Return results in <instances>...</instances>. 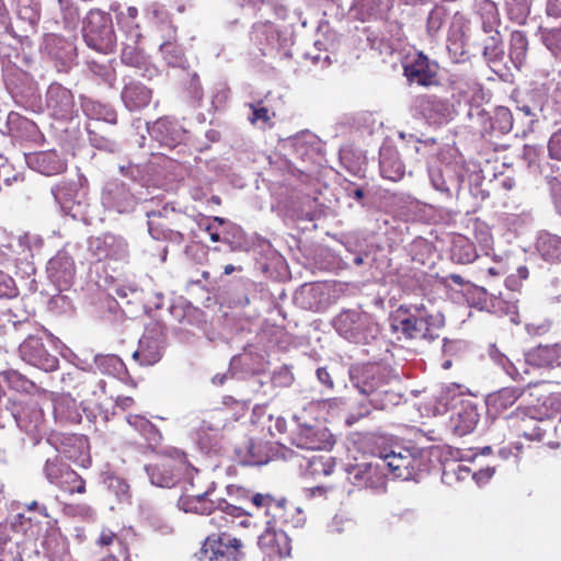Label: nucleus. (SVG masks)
Listing matches in <instances>:
<instances>
[{
  "label": "nucleus",
  "instance_id": "nucleus-1",
  "mask_svg": "<svg viewBox=\"0 0 561 561\" xmlns=\"http://www.w3.org/2000/svg\"><path fill=\"white\" fill-rule=\"evenodd\" d=\"M184 468V490L180 507L186 513L210 515L209 523L217 528H224L236 518L251 515L247 510L251 492L242 486L227 485V497L217 493V483L210 481L204 484L203 474L195 468L182 463Z\"/></svg>",
  "mask_w": 561,
  "mask_h": 561
},
{
  "label": "nucleus",
  "instance_id": "nucleus-2",
  "mask_svg": "<svg viewBox=\"0 0 561 561\" xmlns=\"http://www.w3.org/2000/svg\"><path fill=\"white\" fill-rule=\"evenodd\" d=\"M352 385L363 399L356 408L345 417V423L351 426L359 419L370 415L373 411L389 410L401 401L400 393L390 389V383L396 379L393 370L388 365L367 364L350 370Z\"/></svg>",
  "mask_w": 561,
  "mask_h": 561
},
{
  "label": "nucleus",
  "instance_id": "nucleus-3",
  "mask_svg": "<svg viewBox=\"0 0 561 561\" xmlns=\"http://www.w3.org/2000/svg\"><path fill=\"white\" fill-rule=\"evenodd\" d=\"M489 355L491 359L513 379L523 380L525 374H529L526 366L534 368H551L557 365L561 358V344L538 345L525 353V362L518 367L494 345L490 347Z\"/></svg>",
  "mask_w": 561,
  "mask_h": 561
},
{
  "label": "nucleus",
  "instance_id": "nucleus-4",
  "mask_svg": "<svg viewBox=\"0 0 561 561\" xmlns=\"http://www.w3.org/2000/svg\"><path fill=\"white\" fill-rule=\"evenodd\" d=\"M423 457L424 450L415 445L392 444L380 451L378 461L383 472L388 469L394 478L408 481L423 469Z\"/></svg>",
  "mask_w": 561,
  "mask_h": 561
},
{
  "label": "nucleus",
  "instance_id": "nucleus-5",
  "mask_svg": "<svg viewBox=\"0 0 561 561\" xmlns=\"http://www.w3.org/2000/svg\"><path fill=\"white\" fill-rule=\"evenodd\" d=\"M444 325L442 313H436L433 318H424L417 313H411L400 306L391 319V331L398 335V339L404 340H426L432 342L438 337L437 330Z\"/></svg>",
  "mask_w": 561,
  "mask_h": 561
},
{
  "label": "nucleus",
  "instance_id": "nucleus-6",
  "mask_svg": "<svg viewBox=\"0 0 561 561\" xmlns=\"http://www.w3.org/2000/svg\"><path fill=\"white\" fill-rule=\"evenodd\" d=\"M332 325L344 340L356 344H370L379 335V325L367 312L345 309L332 320Z\"/></svg>",
  "mask_w": 561,
  "mask_h": 561
},
{
  "label": "nucleus",
  "instance_id": "nucleus-7",
  "mask_svg": "<svg viewBox=\"0 0 561 561\" xmlns=\"http://www.w3.org/2000/svg\"><path fill=\"white\" fill-rule=\"evenodd\" d=\"M470 171V164L463 161L435 164L428 167V179L432 187L439 194L440 199L458 198L462 183Z\"/></svg>",
  "mask_w": 561,
  "mask_h": 561
},
{
  "label": "nucleus",
  "instance_id": "nucleus-8",
  "mask_svg": "<svg viewBox=\"0 0 561 561\" xmlns=\"http://www.w3.org/2000/svg\"><path fill=\"white\" fill-rule=\"evenodd\" d=\"M83 38L96 51L110 54L116 46V35L108 13L92 9L83 20Z\"/></svg>",
  "mask_w": 561,
  "mask_h": 561
},
{
  "label": "nucleus",
  "instance_id": "nucleus-9",
  "mask_svg": "<svg viewBox=\"0 0 561 561\" xmlns=\"http://www.w3.org/2000/svg\"><path fill=\"white\" fill-rule=\"evenodd\" d=\"M294 421L296 426L290 432V442L293 445L301 449L311 450H322L333 446V435L316 420L301 422L295 416Z\"/></svg>",
  "mask_w": 561,
  "mask_h": 561
},
{
  "label": "nucleus",
  "instance_id": "nucleus-10",
  "mask_svg": "<svg viewBox=\"0 0 561 561\" xmlns=\"http://www.w3.org/2000/svg\"><path fill=\"white\" fill-rule=\"evenodd\" d=\"M345 472L347 480L357 488L369 489L376 493L386 491V473L381 470L378 459L347 465Z\"/></svg>",
  "mask_w": 561,
  "mask_h": 561
},
{
  "label": "nucleus",
  "instance_id": "nucleus-11",
  "mask_svg": "<svg viewBox=\"0 0 561 561\" xmlns=\"http://www.w3.org/2000/svg\"><path fill=\"white\" fill-rule=\"evenodd\" d=\"M241 541L225 534L208 536L201 549L195 553L199 561L237 560Z\"/></svg>",
  "mask_w": 561,
  "mask_h": 561
},
{
  "label": "nucleus",
  "instance_id": "nucleus-12",
  "mask_svg": "<svg viewBox=\"0 0 561 561\" xmlns=\"http://www.w3.org/2000/svg\"><path fill=\"white\" fill-rule=\"evenodd\" d=\"M88 251L98 261H125L129 255L125 238L111 232L89 238Z\"/></svg>",
  "mask_w": 561,
  "mask_h": 561
},
{
  "label": "nucleus",
  "instance_id": "nucleus-13",
  "mask_svg": "<svg viewBox=\"0 0 561 561\" xmlns=\"http://www.w3.org/2000/svg\"><path fill=\"white\" fill-rule=\"evenodd\" d=\"M25 335V340L19 346V354L22 360L44 371L56 370L59 359L47 351L43 339L32 334V332Z\"/></svg>",
  "mask_w": 561,
  "mask_h": 561
},
{
  "label": "nucleus",
  "instance_id": "nucleus-14",
  "mask_svg": "<svg viewBox=\"0 0 561 561\" xmlns=\"http://www.w3.org/2000/svg\"><path fill=\"white\" fill-rule=\"evenodd\" d=\"M148 218V232L154 240L168 241L172 244L180 245L184 240L183 233L180 231L168 228L162 219H170L176 215V210L169 203H165L160 208H145Z\"/></svg>",
  "mask_w": 561,
  "mask_h": 561
},
{
  "label": "nucleus",
  "instance_id": "nucleus-15",
  "mask_svg": "<svg viewBox=\"0 0 561 561\" xmlns=\"http://www.w3.org/2000/svg\"><path fill=\"white\" fill-rule=\"evenodd\" d=\"M508 417L520 420L519 432L528 440L540 442L543 439L546 432L552 428V424L546 413H541L535 407H518Z\"/></svg>",
  "mask_w": 561,
  "mask_h": 561
},
{
  "label": "nucleus",
  "instance_id": "nucleus-16",
  "mask_svg": "<svg viewBox=\"0 0 561 561\" xmlns=\"http://www.w3.org/2000/svg\"><path fill=\"white\" fill-rule=\"evenodd\" d=\"M45 104L49 114L57 119H71L78 113L73 93L58 82L49 84Z\"/></svg>",
  "mask_w": 561,
  "mask_h": 561
},
{
  "label": "nucleus",
  "instance_id": "nucleus-17",
  "mask_svg": "<svg viewBox=\"0 0 561 561\" xmlns=\"http://www.w3.org/2000/svg\"><path fill=\"white\" fill-rule=\"evenodd\" d=\"M130 187L118 180L108 181L102 192V204L105 208L114 210L118 214L129 213L134 210L137 201Z\"/></svg>",
  "mask_w": 561,
  "mask_h": 561
},
{
  "label": "nucleus",
  "instance_id": "nucleus-18",
  "mask_svg": "<svg viewBox=\"0 0 561 561\" xmlns=\"http://www.w3.org/2000/svg\"><path fill=\"white\" fill-rule=\"evenodd\" d=\"M57 451V456L77 462L83 467L90 462L87 457L88 440L79 435H53L47 439Z\"/></svg>",
  "mask_w": 561,
  "mask_h": 561
},
{
  "label": "nucleus",
  "instance_id": "nucleus-19",
  "mask_svg": "<svg viewBox=\"0 0 561 561\" xmlns=\"http://www.w3.org/2000/svg\"><path fill=\"white\" fill-rule=\"evenodd\" d=\"M164 340L159 328H147L144 335L139 339L138 347L133 353V358L140 365L151 366L158 363L162 357Z\"/></svg>",
  "mask_w": 561,
  "mask_h": 561
},
{
  "label": "nucleus",
  "instance_id": "nucleus-20",
  "mask_svg": "<svg viewBox=\"0 0 561 561\" xmlns=\"http://www.w3.org/2000/svg\"><path fill=\"white\" fill-rule=\"evenodd\" d=\"M24 158L28 168L46 176L59 174L67 168L64 153L57 149L25 152Z\"/></svg>",
  "mask_w": 561,
  "mask_h": 561
},
{
  "label": "nucleus",
  "instance_id": "nucleus-21",
  "mask_svg": "<svg viewBox=\"0 0 561 561\" xmlns=\"http://www.w3.org/2000/svg\"><path fill=\"white\" fill-rule=\"evenodd\" d=\"M47 276L58 290H68L76 275L73 259L66 251H59L47 263Z\"/></svg>",
  "mask_w": 561,
  "mask_h": 561
},
{
  "label": "nucleus",
  "instance_id": "nucleus-22",
  "mask_svg": "<svg viewBox=\"0 0 561 561\" xmlns=\"http://www.w3.org/2000/svg\"><path fill=\"white\" fill-rule=\"evenodd\" d=\"M5 411L10 413L18 427L30 434L38 431L44 420V413L38 402L34 400L19 404L12 403L11 408H5Z\"/></svg>",
  "mask_w": 561,
  "mask_h": 561
},
{
  "label": "nucleus",
  "instance_id": "nucleus-23",
  "mask_svg": "<svg viewBox=\"0 0 561 561\" xmlns=\"http://www.w3.org/2000/svg\"><path fill=\"white\" fill-rule=\"evenodd\" d=\"M404 76L411 83L428 87L437 82L438 66L424 54L416 56L403 65Z\"/></svg>",
  "mask_w": 561,
  "mask_h": 561
},
{
  "label": "nucleus",
  "instance_id": "nucleus-24",
  "mask_svg": "<svg viewBox=\"0 0 561 561\" xmlns=\"http://www.w3.org/2000/svg\"><path fill=\"white\" fill-rule=\"evenodd\" d=\"M480 420L477 403L471 400H461L449 419L450 430L457 436H465L474 431Z\"/></svg>",
  "mask_w": 561,
  "mask_h": 561
},
{
  "label": "nucleus",
  "instance_id": "nucleus-25",
  "mask_svg": "<svg viewBox=\"0 0 561 561\" xmlns=\"http://www.w3.org/2000/svg\"><path fill=\"white\" fill-rule=\"evenodd\" d=\"M257 545L261 549L271 554L276 553L279 557L290 554L291 546L287 533L277 526V520L268 519L265 530L259 536Z\"/></svg>",
  "mask_w": 561,
  "mask_h": 561
},
{
  "label": "nucleus",
  "instance_id": "nucleus-26",
  "mask_svg": "<svg viewBox=\"0 0 561 561\" xmlns=\"http://www.w3.org/2000/svg\"><path fill=\"white\" fill-rule=\"evenodd\" d=\"M47 49L55 59L58 71L68 72L76 64L77 47L72 41L53 36L47 42Z\"/></svg>",
  "mask_w": 561,
  "mask_h": 561
},
{
  "label": "nucleus",
  "instance_id": "nucleus-27",
  "mask_svg": "<svg viewBox=\"0 0 561 561\" xmlns=\"http://www.w3.org/2000/svg\"><path fill=\"white\" fill-rule=\"evenodd\" d=\"M151 99L152 91L144 83L134 79H124L121 100L128 111H139L148 106Z\"/></svg>",
  "mask_w": 561,
  "mask_h": 561
},
{
  "label": "nucleus",
  "instance_id": "nucleus-28",
  "mask_svg": "<svg viewBox=\"0 0 561 561\" xmlns=\"http://www.w3.org/2000/svg\"><path fill=\"white\" fill-rule=\"evenodd\" d=\"M121 60L124 65L137 69L139 75L147 79H152L159 72L158 68L148 61L144 51L137 47V43L127 39L123 43Z\"/></svg>",
  "mask_w": 561,
  "mask_h": 561
},
{
  "label": "nucleus",
  "instance_id": "nucleus-29",
  "mask_svg": "<svg viewBox=\"0 0 561 561\" xmlns=\"http://www.w3.org/2000/svg\"><path fill=\"white\" fill-rule=\"evenodd\" d=\"M137 128L142 126L146 128L148 135L154 140H178L181 139L185 130L175 121L169 117H162L149 125L141 119L135 122Z\"/></svg>",
  "mask_w": 561,
  "mask_h": 561
},
{
  "label": "nucleus",
  "instance_id": "nucleus-30",
  "mask_svg": "<svg viewBox=\"0 0 561 561\" xmlns=\"http://www.w3.org/2000/svg\"><path fill=\"white\" fill-rule=\"evenodd\" d=\"M80 101L83 113L91 119L95 121L93 125L90 124L88 126V131L91 135L96 136L95 129L99 128V122L108 124L116 123V112L110 105L87 96H81Z\"/></svg>",
  "mask_w": 561,
  "mask_h": 561
},
{
  "label": "nucleus",
  "instance_id": "nucleus-31",
  "mask_svg": "<svg viewBox=\"0 0 561 561\" xmlns=\"http://www.w3.org/2000/svg\"><path fill=\"white\" fill-rule=\"evenodd\" d=\"M295 302L302 309L319 311L327 302V294L323 285L319 283L304 284L295 293Z\"/></svg>",
  "mask_w": 561,
  "mask_h": 561
},
{
  "label": "nucleus",
  "instance_id": "nucleus-32",
  "mask_svg": "<svg viewBox=\"0 0 561 561\" xmlns=\"http://www.w3.org/2000/svg\"><path fill=\"white\" fill-rule=\"evenodd\" d=\"M82 410L78 402L69 394L54 399V417L61 425L79 424L82 420Z\"/></svg>",
  "mask_w": 561,
  "mask_h": 561
},
{
  "label": "nucleus",
  "instance_id": "nucleus-33",
  "mask_svg": "<svg viewBox=\"0 0 561 561\" xmlns=\"http://www.w3.org/2000/svg\"><path fill=\"white\" fill-rule=\"evenodd\" d=\"M379 165L381 175L390 181H399L404 175V164L389 142L379 148Z\"/></svg>",
  "mask_w": 561,
  "mask_h": 561
},
{
  "label": "nucleus",
  "instance_id": "nucleus-34",
  "mask_svg": "<svg viewBox=\"0 0 561 561\" xmlns=\"http://www.w3.org/2000/svg\"><path fill=\"white\" fill-rule=\"evenodd\" d=\"M163 42L160 44V53L165 62L171 67L184 68L186 59L181 46L175 43L176 27L169 25L168 32L162 34Z\"/></svg>",
  "mask_w": 561,
  "mask_h": 561
},
{
  "label": "nucleus",
  "instance_id": "nucleus-35",
  "mask_svg": "<svg viewBox=\"0 0 561 561\" xmlns=\"http://www.w3.org/2000/svg\"><path fill=\"white\" fill-rule=\"evenodd\" d=\"M538 255L548 263H561V237L548 231H540L536 239Z\"/></svg>",
  "mask_w": 561,
  "mask_h": 561
},
{
  "label": "nucleus",
  "instance_id": "nucleus-36",
  "mask_svg": "<svg viewBox=\"0 0 561 561\" xmlns=\"http://www.w3.org/2000/svg\"><path fill=\"white\" fill-rule=\"evenodd\" d=\"M524 390L519 387H504L486 396L488 409L495 413H503L511 408L522 396Z\"/></svg>",
  "mask_w": 561,
  "mask_h": 561
},
{
  "label": "nucleus",
  "instance_id": "nucleus-37",
  "mask_svg": "<svg viewBox=\"0 0 561 561\" xmlns=\"http://www.w3.org/2000/svg\"><path fill=\"white\" fill-rule=\"evenodd\" d=\"M264 356L255 351L252 344L243 347V353L231 358L230 368L232 370L239 367L244 368L245 373L256 375L263 370Z\"/></svg>",
  "mask_w": 561,
  "mask_h": 561
},
{
  "label": "nucleus",
  "instance_id": "nucleus-38",
  "mask_svg": "<svg viewBox=\"0 0 561 561\" xmlns=\"http://www.w3.org/2000/svg\"><path fill=\"white\" fill-rule=\"evenodd\" d=\"M145 470L151 484L160 488H172L179 481V472L174 471L169 463L148 465Z\"/></svg>",
  "mask_w": 561,
  "mask_h": 561
},
{
  "label": "nucleus",
  "instance_id": "nucleus-39",
  "mask_svg": "<svg viewBox=\"0 0 561 561\" xmlns=\"http://www.w3.org/2000/svg\"><path fill=\"white\" fill-rule=\"evenodd\" d=\"M13 100L16 105L31 111L39 112L42 110V100L37 85L33 82L24 87L16 88L12 93Z\"/></svg>",
  "mask_w": 561,
  "mask_h": 561
},
{
  "label": "nucleus",
  "instance_id": "nucleus-40",
  "mask_svg": "<svg viewBox=\"0 0 561 561\" xmlns=\"http://www.w3.org/2000/svg\"><path fill=\"white\" fill-rule=\"evenodd\" d=\"M234 453L238 461L244 466H256L266 462L263 446L252 438H248L243 445L237 446Z\"/></svg>",
  "mask_w": 561,
  "mask_h": 561
},
{
  "label": "nucleus",
  "instance_id": "nucleus-41",
  "mask_svg": "<svg viewBox=\"0 0 561 561\" xmlns=\"http://www.w3.org/2000/svg\"><path fill=\"white\" fill-rule=\"evenodd\" d=\"M249 504L257 510H264L265 515L274 522L278 516L285 515L284 499L276 500L271 494L255 493L250 495Z\"/></svg>",
  "mask_w": 561,
  "mask_h": 561
},
{
  "label": "nucleus",
  "instance_id": "nucleus-42",
  "mask_svg": "<svg viewBox=\"0 0 561 561\" xmlns=\"http://www.w3.org/2000/svg\"><path fill=\"white\" fill-rule=\"evenodd\" d=\"M61 211L76 220L87 221L89 217V203L87 193L82 188L76 196L59 204Z\"/></svg>",
  "mask_w": 561,
  "mask_h": 561
},
{
  "label": "nucleus",
  "instance_id": "nucleus-43",
  "mask_svg": "<svg viewBox=\"0 0 561 561\" xmlns=\"http://www.w3.org/2000/svg\"><path fill=\"white\" fill-rule=\"evenodd\" d=\"M5 321L10 323L15 332L27 334L33 330L31 312L22 304L9 308L2 312Z\"/></svg>",
  "mask_w": 561,
  "mask_h": 561
},
{
  "label": "nucleus",
  "instance_id": "nucleus-44",
  "mask_svg": "<svg viewBox=\"0 0 561 561\" xmlns=\"http://www.w3.org/2000/svg\"><path fill=\"white\" fill-rule=\"evenodd\" d=\"M114 291L123 304L135 306V311H147L149 306L142 289L134 285H118L115 287Z\"/></svg>",
  "mask_w": 561,
  "mask_h": 561
},
{
  "label": "nucleus",
  "instance_id": "nucleus-45",
  "mask_svg": "<svg viewBox=\"0 0 561 561\" xmlns=\"http://www.w3.org/2000/svg\"><path fill=\"white\" fill-rule=\"evenodd\" d=\"M477 13L481 20L483 31H493L500 25V15L496 4L491 0H477Z\"/></svg>",
  "mask_w": 561,
  "mask_h": 561
},
{
  "label": "nucleus",
  "instance_id": "nucleus-46",
  "mask_svg": "<svg viewBox=\"0 0 561 561\" xmlns=\"http://www.w3.org/2000/svg\"><path fill=\"white\" fill-rule=\"evenodd\" d=\"M451 260L458 264H469L477 259L474 244L461 236L453 241L450 249Z\"/></svg>",
  "mask_w": 561,
  "mask_h": 561
},
{
  "label": "nucleus",
  "instance_id": "nucleus-47",
  "mask_svg": "<svg viewBox=\"0 0 561 561\" xmlns=\"http://www.w3.org/2000/svg\"><path fill=\"white\" fill-rule=\"evenodd\" d=\"M222 242L227 243L232 251H250V237L236 224H228L225 227Z\"/></svg>",
  "mask_w": 561,
  "mask_h": 561
},
{
  "label": "nucleus",
  "instance_id": "nucleus-48",
  "mask_svg": "<svg viewBox=\"0 0 561 561\" xmlns=\"http://www.w3.org/2000/svg\"><path fill=\"white\" fill-rule=\"evenodd\" d=\"M127 422L150 444H159L161 434L158 428L146 417L135 414L128 415Z\"/></svg>",
  "mask_w": 561,
  "mask_h": 561
},
{
  "label": "nucleus",
  "instance_id": "nucleus-49",
  "mask_svg": "<svg viewBox=\"0 0 561 561\" xmlns=\"http://www.w3.org/2000/svg\"><path fill=\"white\" fill-rule=\"evenodd\" d=\"M527 50L528 41L525 33L522 31L512 32L510 43V57L517 68L524 65Z\"/></svg>",
  "mask_w": 561,
  "mask_h": 561
},
{
  "label": "nucleus",
  "instance_id": "nucleus-50",
  "mask_svg": "<svg viewBox=\"0 0 561 561\" xmlns=\"http://www.w3.org/2000/svg\"><path fill=\"white\" fill-rule=\"evenodd\" d=\"M197 445L202 453L208 456H216L221 450V435L215 430L201 428Z\"/></svg>",
  "mask_w": 561,
  "mask_h": 561
},
{
  "label": "nucleus",
  "instance_id": "nucleus-51",
  "mask_svg": "<svg viewBox=\"0 0 561 561\" xmlns=\"http://www.w3.org/2000/svg\"><path fill=\"white\" fill-rule=\"evenodd\" d=\"M488 36L484 39L483 55L490 61L500 60L503 55L502 36L497 28L483 31Z\"/></svg>",
  "mask_w": 561,
  "mask_h": 561
},
{
  "label": "nucleus",
  "instance_id": "nucleus-52",
  "mask_svg": "<svg viewBox=\"0 0 561 561\" xmlns=\"http://www.w3.org/2000/svg\"><path fill=\"white\" fill-rule=\"evenodd\" d=\"M335 462L329 455H314L307 461L306 471L313 477L330 476L333 472Z\"/></svg>",
  "mask_w": 561,
  "mask_h": 561
},
{
  "label": "nucleus",
  "instance_id": "nucleus-53",
  "mask_svg": "<svg viewBox=\"0 0 561 561\" xmlns=\"http://www.w3.org/2000/svg\"><path fill=\"white\" fill-rule=\"evenodd\" d=\"M57 486L70 494L83 493L85 491L84 480L76 471L70 469V467H68L67 470H64V474L59 476Z\"/></svg>",
  "mask_w": 561,
  "mask_h": 561
},
{
  "label": "nucleus",
  "instance_id": "nucleus-54",
  "mask_svg": "<svg viewBox=\"0 0 561 561\" xmlns=\"http://www.w3.org/2000/svg\"><path fill=\"white\" fill-rule=\"evenodd\" d=\"M510 20L524 24L530 13L533 0H505Z\"/></svg>",
  "mask_w": 561,
  "mask_h": 561
},
{
  "label": "nucleus",
  "instance_id": "nucleus-55",
  "mask_svg": "<svg viewBox=\"0 0 561 561\" xmlns=\"http://www.w3.org/2000/svg\"><path fill=\"white\" fill-rule=\"evenodd\" d=\"M95 368L104 375H117L124 369V363L116 355H95L94 356Z\"/></svg>",
  "mask_w": 561,
  "mask_h": 561
},
{
  "label": "nucleus",
  "instance_id": "nucleus-56",
  "mask_svg": "<svg viewBox=\"0 0 561 561\" xmlns=\"http://www.w3.org/2000/svg\"><path fill=\"white\" fill-rule=\"evenodd\" d=\"M105 484L107 485L108 491L116 496L119 503H129L130 490L125 479L115 474H110L105 479Z\"/></svg>",
  "mask_w": 561,
  "mask_h": 561
},
{
  "label": "nucleus",
  "instance_id": "nucleus-57",
  "mask_svg": "<svg viewBox=\"0 0 561 561\" xmlns=\"http://www.w3.org/2000/svg\"><path fill=\"white\" fill-rule=\"evenodd\" d=\"M284 511L285 515L278 516L277 524L285 526H291L294 528L302 527L306 519L299 507L288 504L284 499Z\"/></svg>",
  "mask_w": 561,
  "mask_h": 561
},
{
  "label": "nucleus",
  "instance_id": "nucleus-58",
  "mask_svg": "<svg viewBox=\"0 0 561 561\" xmlns=\"http://www.w3.org/2000/svg\"><path fill=\"white\" fill-rule=\"evenodd\" d=\"M68 467L69 466L62 462L61 458L56 455L46 459L43 473L49 483L57 485L59 476L64 474V470H67Z\"/></svg>",
  "mask_w": 561,
  "mask_h": 561
},
{
  "label": "nucleus",
  "instance_id": "nucleus-59",
  "mask_svg": "<svg viewBox=\"0 0 561 561\" xmlns=\"http://www.w3.org/2000/svg\"><path fill=\"white\" fill-rule=\"evenodd\" d=\"M82 190L76 181H62L51 187V194L55 202L59 205L62 202L70 199L72 196Z\"/></svg>",
  "mask_w": 561,
  "mask_h": 561
},
{
  "label": "nucleus",
  "instance_id": "nucleus-60",
  "mask_svg": "<svg viewBox=\"0 0 561 561\" xmlns=\"http://www.w3.org/2000/svg\"><path fill=\"white\" fill-rule=\"evenodd\" d=\"M423 110L433 119L445 118L449 114L447 102L435 96H431L424 102Z\"/></svg>",
  "mask_w": 561,
  "mask_h": 561
},
{
  "label": "nucleus",
  "instance_id": "nucleus-61",
  "mask_svg": "<svg viewBox=\"0 0 561 561\" xmlns=\"http://www.w3.org/2000/svg\"><path fill=\"white\" fill-rule=\"evenodd\" d=\"M59 290L58 294L53 295L48 301V309L55 314H65L73 310L72 298Z\"/></svg>",
  "mask_w": 561,
  "mask_h": 561
},
{
  "label": "nucleus",
  "instance_id": "nucleus-62",
  "mask_svg": "<svg viewBox=\"0 0 561 561\" xmlns=\"http://www.w3.org/2000/svg\"><path fill=\"white\" fill-rule=\"evenodd\" d=\"M248 106V119L252 125H260L261 127H265L270 123V111L262 104V102L250 103Z\"/></svg>",
  "mask_w": 561,
  "mask_h": 561
},
{
  "label": "nucleus",
  "instance_id": "nucleus-63",
  "mask_svg": "<svg viewBox=\"0 0 561 561\" xmlns=\"http://www.w3.org/2000/svg\"><path fill=\"white\" fill-rule=\"evenodd\" d=\"M146 12L148 19L161 25L162 34H165L168 32L169 25L172 24L171 21L169 20V14L167 10L158 3H151L146 9Z\"/></svg>",
  "mask_w": 561,
  "mask_h": 561
},
{
  "label": "nucleus",
  "instance_id": "nucleus-64",
  "mask_svg": "<svg viewBox=\"0 0 561 561\" xmlns=\"http://www.w3.org/2000/svg\"><path fill=\"white\" fill-rule=\"evenodd\" d=\"M447 11L444 7H434L427 16V32L435 35L445 24Z\"/></svg>",
  "mask_w": 561,
  "mask_h": 561
}]
</instances>
